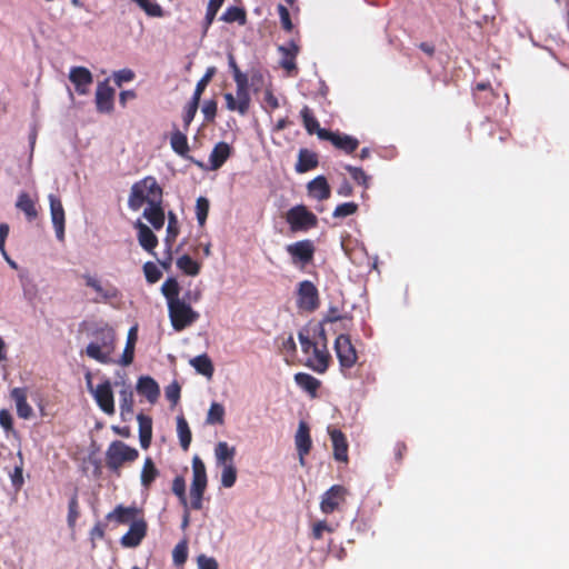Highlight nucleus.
<instances>
[{"label": "nucleus", "instance_id": "nucleus-1", "mask_svg": "<svg viewBox=\"0 0 569 569\" xmlns=\"http://www.w3.org/2000/svg\"><path fill=\"white\" fill-rule=\"evenodd\" d=\"M163 201V190L153 176L136 181L130 189L128 207L137 211L143 204H156Z\"/></svg>", "mask_w": 569, "mask_h": 569}, {"label": "nucleus", "instance_id": "nucleus-2", "mask_svg": "<svg viewBox=\"0 0 569 569\" xmlns=\"http://www.w3.org/2000/svg\"><path fill=\"white\" fill-rule=\"evenodd\" d=\"M96 340L86 348V355L103 365L112 362V353L116 349V332L112 328L103 327L93 333Z\"/></svg>", "mask_w": 569, "mask_h": 569}, {"label": "nucleus", "instance_id": "nucleus-3", "mask_svg": "<svg viewBox=\"0 0 569 569\" xmlns=\"http://www.w3.org/2000/svg\"><path fill=\"white\" fill-rule=\"evenodd\" d=\"M208 483L206 466L200 457L192 459V482L190 488V507L193 510L202 508L203 493Z\"/></svg>", "mask_w": 569, "mask_h": 569}, {"label": "nucleus", "instance_id": "nucleus-4", "mask_svg": "<svg viewBox=\"0 0 569 569\" xmlns=\"http://www.w3.org/2000/svg\"><path fill=\"white\" fill-rule=\"evenodd\" d=\"M171 326L176 331H182L194 323L200 315L192 309L186 299H179L168 305Z\"/></svg>", "mask_w": 569, "mask_h": 569}, {"label": "nucleus", "instance_id": "nucleus-5", "mask_svg": "<svg viewBox=\"0 0 569 569\" xmlns=\"http://www.w3.org/2000/svg\"><path fill=\"white\" fill-rule=\"evenodd\" d=\"M139 457L136 448L120 440L112 441L106 451V465L108 469L118 472L124 462H133Z\"/></svg>", "mask_w": 569, "mask_h": 569}, {"label": "nucleus", "instance_id": "nucleus-6", "mask_svg": "<svg viewBox=\"0 0 569 569\" xmlns=\"http://www.w3.org/2000/svg\"><path fill=\"white\" fill-rule=\"evenodd\" d=\"M86 382L88 390L93 396L98 407L107 415H113L116 412L114 408V399L112 385L110 380L106 379L101 383H99L96 388L92 385V376L91 372L88 371L86 373Z\"/></svg>", "mask_w": 569, "mask_h": 569}, {"label": "nucleus", "instance_id": "nucleus-7", "mask_svg": "<svg viewBox=\"0 0 569 569\" xmlns=\"http://www.w3.org/2000/svg\"><path fill=\"white\" fill-rule=\"evenodd\" d=\"M286 221L292 232L308 231L318 226L317 216L303 204L290 208L286 213Z\"/></svg>", "mask_w": 569, "mask_h": 569}, {"label": "nucleus", "instance_id": "nucleus-8", "mask_svg": "<svg viewBox=\"0 0 569 569\" xmlns=\"http://www.w3.org/2000/svg\"><path fill=\"white\" fill-rule=\"evenodd\" d=\"M335 351L339 360L341 371L345 372L356 365L358 355L349 335L341 333L336 338Z\"/></svg>", "mask_w": 569, "mask_h": 569}, {"label": "nucleus", "instance_id": "nucleus-9", "mask_svg": "<svg viewBox=\"0 0 569 569\" xmlns=\"http://www.w3.org/2000/svg\"><path fill=\"white\" fill-rule=\"evenodd\" d=\"M349 491L341 485H333L322 496L320 501V510L330 515L340 511L346 503Z\"/></svg>", "mask_w": 569, "mask_h": 569}, {"label": "nucleus", "instance_id": "nucleus-10", "mask_svg": "<svg viewBox=\"0 0 569 569\" xmlns=\"http://www.w3.org/2000/svg\"><path fill=\"white\" fill-rule=\"evenodd\" d=\"M286 250L290 254L293 264L305 267L313 260L316 248L311 240L305 239L288 244Z\"/></svg>", "mask_w": 569, "mask_h": 569}, {"label": "nucleus", "instance_id": "nucleus-11", "mask_svg": "<svg viewBox=\"0 0 569 569\" xmlns=\"http://www.w3.org/2000/svg\"><path fill=\"white\" fill-rule=\"evenodd\" d=\"M319 139L330 141L335 148L347 154L355 152L359 147L357 138L339 131L322 130L319 132Z\"/></svg>", "mask_w": 569, "mask_h": 569}, {"label": "nucleus", "instance_id": "nucleus-12", "mask_svg": "<svg viewBox=\"0 0 569 569\" xmlns=\"http://www.w3.org/2000/svg\"><path fill=\"white\" fill-rule=\"evenodd\" d=\"M298 307L306 311H315L319 307V293L317 287L309 280H303L298 288Z\"/></svg>", "mask_w": 569, "mask_h": 569}, {"label": "nucleus", "instance_id": "nucleus-13", "mask_svg": "<svg viewBox=\"0 0 569 569\" xmlns=\"http://www.w3.org/2000/svg\"><path fill=\"white\" fill-rule=\"evenodd\" d=\"M141 519H143L142 511L134 505L129 507L118 505L106 516V520L113 521L117 525H131L133 521Z\"/></svg>", "mask_w": 569, "mask_h": 569}, {"label": "nucleus", "instance_id": "nucleus-14", "mask_svg": "<svg viewBox=\"0 0 569 569\" xmlns=\"http://www.w3.org/2000/svg\"><path fill=\"white\" fill-rule=\"evenodd\" d=\"M81 278L84 280L87 287L94 290L100 299H96L94 302H110L111 300L118 299L120 296V291L112 284H108L106 287L102 286L101 281L91 276L90 273H83Z\"/></svg>", "mask_w": 569, "mask_h": 569}, {"label": "nucleus", "instance_id": "nucleus-15", "mask_svg": "<svg viewBox=\"0 0 569 569\" xmlns=\"http://www.w3.org/2000/svg\"><path fill=\"white\" fill-rule=\"evenodd\" d=\"M331 362V356L327 346L317 343L307 358L306 366L318 373H325Z\"/></svg>", "mask_w": 569, "mask_h": 569}, {"label": "nucleus", "instance_id": "nucleus-16", "mask_svg": "<svg viewBox=\"0 0 569 569\" xmlns=\"http://www.w3.org/2000/svg\"><path fill=\"white\" fill-rule=\"evenodd\" d=\"M148 523L143 519L133 521L129 530L121 537L120 543L126 548L138 547L143 538L147 536Z\"/></svg>", "mask_w": 569, "mask_h": 569}, {"label": "nucleus", "instance_id": "nucleus-17", "mask_svg": "<svg viewBox=\"0 0 569 569\" xmlns=\"http://www.w3.org/2000/svg\"><path fill=\"white\" fill-rule=\"evenodd\" d=\"M49 202H50L51 220H52L53 228L56 230L57 239L59 241H63L64 240L66 216H64V209H63L62 202L54 194H49Z\"/></svg>", "mask_w": 569, "mask_h": 569}, {"label": "nucleus", "instance_id": "nucleus-18", "mask_svg": "<svg viewBox=\"0 0 569 569\" xmlns=\"http://www.w3.org/2000/svg\"><path fill=\"white\" fill-rule=\"evenodd\" d=\"M295 443L299 456V462L303 467L306 465V456L310 452L312 440L310 437V428L307 422L300 421L295 436Z\"/></svg>", "mask_w": 569, "mask_h": 569}, {"label": "nucleus", "instance_id": "nucleus-19", "mask_svg": "<svg viewBox=\"0 0 569 569\" xmlns=\"http://www.w3.org/2000/svg\"><path fill=\"white\" fill-rule=\"evenodd\" d=\"M69 80L73 83L78 94H87L93 82L90 70L86 67H72L69 72Z\"/></svg>", "mask_w": 569, "mask_h": 569}, {"label": "nucleus", "instance_id": "nucleus-20", "mask_svg": "<svg viewBox=\"0 0 569 569\" xmlns=\"http://www.w3.org/2000/svg\"><path fill=\"white\" fill-rule=\"evenodd\" d=\"M114 89L109 81L99 82L96 91V107L101 113H109L113 110Z\"/></svg>", "mask_w": 569, "mask_h": 569}, {"label": "nucleus", "instance_id": "nucleus-21", "mask_svg": "<svg viewBox=\"0 0 569 569\" xmlns=\"http://www.w3.org/2000/svg\"><path fill=\"white\" fill-rule=\"evenodd\" d=\"M137 392L147 398L150 403H154L160 396V388L157 381L149 377L142 376L137 382Z\"/></svg>", "mask_w": 569, "mask_h": 569}, {"label": "nucleus", "instance_id": "nucleus-22", "mask_svg": "<svg viewBox=\"0 0 569 569\" xmlns=\"http://www.w3.org/2000/svg\"><path fill=\"white\" fill-rule=\"evenodd\" d=\"M333 447V457L337 461H348V442L343 432L339 429L329 430Z\"/></svg>", "mask_w": 569, "mask_h": 569}, {"label": "nucleus", "instance_id": "nucleus-23", "mask_svg": "<svg viewBox=\"0 0 569 569\" xmlns=\"http://www.w3.org/2000/svg\"><path fill=\"white\" fill-rule=\"evenodd\" d=\"M308 194L317 200L330 198L331 189L325 176H318L307 184Z\"/></svg>", "mask_w": 569, "mask_h": 569}, {"label": "nucleus", "instance_id": "nucleus-24", "mask_svg": "<svg viewBox=\"0 0 569 569\" xmlns=\"http://www.w3.org/2000/svg\"><path fill=\"white\" fill-rule=\"evenodd\" d=\"M319 166V157L316 152L301 148L298 153L297 163L295 170L298 173H305L316 169Z\"/></svg>", "mask_w": 569, "mask_h": 569}, {"label": "nucleus", "instance_id": "nucleus-25", "mask_svg": "<svg viewBox=\"0 0 569 569\" xmlns=\"http://www.w3.org/2000/svg\"><path fill=\"white\" fill-rule=\"evenodd\" d=\"M11 399L16 402L17 413L22 419L31 418L33 411L31 406L27 401V389L26 388H13L10 392Z\"/></svg>", "mask_w": 569, "mask_h": 569}, {"label": "nucleus", "instance_id": "nucleus-26", "mask_svg": "<svg viewBox=\"0 0 569 569\" xmlns=\"http://www.w3.org/2000/svg\"><path fill=\"white\" fill-rule=\"evenodd\" d=\"M119 396L120 415L123 420H127L133 415L134 398L132 387L123 382Z\"/></svg>", "mask_w": 569, "mask_h": 569}, {"label": "nucleus", "instance_id": "nucleus-27", "mask_svg": "<svg viewBox=\"0 0 569 569\" xmlns=\"http://www.w3.org/2000/svg\"><path fill=\"white\" fill-rule=\"evenodd\" d=\"M138 229V240L140 246L148 252L153 253L154 248L158 246V238L153 231L144 223L138 221L136 223Z\"/></svg>", "mask_w": 569, "mask_h": 569}, {"label": "nucleus", "instance_id": "nucleus-28", "mask_svg": "<svg viewBox=\"0 0 569 569\" xmlns=\"http://www.w3.org/2000/svg\"><path fill=\"white\" fill-rule=\"evenodd\" d=\"M142 216L156 230H160L163 227L166 220L162 202L148 206L143 210Z\"/></svg>", "mask_w": 569, "mask_h": 569}, {"label": "nucleus", "instance_id": "nucleus-29", "mask_svg": "<svg viewBox=\"0 0 569 569\" xmlns=\"http://www.w3.org/2000/svg\"><path fill=\"white\" fill-rule=\"evenodd\" d=\"M231 154V147L227 142L217 143L210 153V168L218 170Z\"/></svg>", "mask_w": 569, "mask_h": 569}, {"label": "nucleus", "instance_id": "nucleus-30", "mask_svg": "<svg viewBox=\"0 0 569 569\" xmlns=\"http://www.w3.org/2000/svg\"><path fill=\"white\" fill-rule=\"evenodd\" d=\"M139 422V440L143 449H148L152 439V419L143 413L137 416Z\"/></svg>", "mask_w": 569, "mask_h": 569}, {"label": "nucleus", "instance_id": "nucleus-31", "mask_svg": "<svg viewBox=\"0 0 569 569\" xmlns=\"http://www.w3.org/2000/svg\"><path fill=\"white\" fill-rule=\"evenodd\" d=\"M16 207L26 214L28 221L31 222L38 218V209L36 202L27 192H21L18 196Z\"/></svg>", "mask_w": 569, "mask_h": 569}, {"label": "nucleus", "instance_id": "nucleus-32", "mask_svg": "<svg viewBox=\"0 0 569 569\" xmlns=\"http://www.w3.org/2000/svg\"><path fill=\"white\" fill-rule=\"evenodd\" d=\"M170 146L172 150L182 158H188L190 151L188 138L180 130H173L170 134Z\"/></svg>", "mask_w": 569, "mask_h": 569}, {"label": "nucleus", "instance_id": "nucleus-33", "mask_svg": "<svg viewBox=\"0 0 569 569\" xmlns=\"http://www.w3.org/2000/svg\"><path fill=\"white\" fill-rule=\"evenodd\" d=\"M138 328L137 326L131 327L128 332L126 347L120 360L122 366H129L133 362L134 358V347L138 339Z\"/></svg>", "mask_w": 569, "mask_h": 569}, {"label": "nucleus", "instance_id": "nucleus-34", "mask_svg": "<svg viewBox=\"0 0 569 569\" xmlns=\"http://www.w3.org/2000/svg\"><path fill=\"white\" fill-rule=\"evenodd\" d=\"M236 448L230 447L227 442L220 441L214 448V457L218 466H227L233 463Z\"/></svg>", "mask_w": 569, "mask_h": 569}, {"label": "nucleus", "instance_id": "nucleus-35", "mask_svg": "<svg viewBox=\"0 0 569 569\" xmlns=\"http://www.w3.org/2000/svg\"><path fill=\"white\" fill-rule=\"evenodd\" d=\"M300 116L302 119L303 127L309 134L316 133L319 137V132L325 130L323 128H320L319 121L317 120L312 110L308 106H305L301 109Z\"/></svg>", "mask_w": 569, "mask_h": 569}, {"label": "nucleus", "instance_id": "nucleus-36", "mask_svg": "<svg viewBox=\"0 0 569 569\" xmlns=\"http://www.w3.org/2000/svg\"><path fill=\"white\" fill-rule=\"evenodd\" d=\"M295 381L300 388H302L312 396L317 393V390L320 387V381L317 378L305 372L296 373Z\"/></svg>", "mask_w": 569, "mask_h": 569}, {"label": "nucleus", "instance_id": "nucleus-37", "mask_svg": "<svg viewBox=\"0 0 569 569\" xmlns=\"http://www.w3.org/2000/svg\"><path fill=\"white\" fill-rule=\"evenodd\" d=\"M177 432L181 448L187 451L190 447L192 435L188 421L183 416L177 418Z\"/></svg>", "mask_w": 569, "mask_h": 569}, {"label": "nucleus", "instance_id": "nucleus-38", "mask_svg": "<svg viewBox=\"0 0 569 569\" xmlns=\"http://www.w3.org/2000/svg\"><path fill=\"white\" fill-rule=\"evenodd\" d=\"M190 363L197 372L208 378L212 377L214 368L211 359L206 353L194 357L190 360Z\"/></svg>", "mask_w": 569, "mask_h": 569}, {"label": "nucleus", "instance_id": "nucleus-39", "mask_svg": "<svg viewBox=\"0 0 569 569\" xmlns=\"http://www.w3.org/2000/svg\"><path fill=\"white\" fill-rule=\"evenodd\" d=\"M161 292L167 300V305L181 299L179 297L180 286L176 278H168L161 286Z\"/></svg>", "mask_w": 569, "mask_h": 569}, {"label": "nucleus", "instance_id": "nucleus-40", "mask_svg": "<svg viewBox=\"0 0 569 569\" xmlns=\"http://www.w3.org/2000/svg\"><path fill=\"white\" fill-rule=\"evenodd\" d=\"M159 471L151 458H146L141 470V485L148 489L158 477Z\"/></svg>", "mask_w": 569, "mask_h": 569}, {"label": "nucleus", "instance_id": "nucleus-41", "mask_svg": "<svg viewBox=\"0 0 569 569\" xmlns=\"http://www.w3.org/2000/svg\"><path fill=\"white\" fill-rule=\"evenodd\" d=\"M177 267L187 276H197L200 272V263L189 254H183L177 260Z\"/></svg>", "mask_w": 569, "mask_h": 569}, {"label": "nucleus", "instance_id": "nucleus-42", "mask_svg": "<svg viewBox=\"0 0 569 569\" xmlns=\"http://www.w3.org/2000/svg\"><path fill=\"white\" fill-rule=\"evenodd\" d=\"M178 234H179L178 219H177V216L170 211L168 214L167 236L164 239L168 250H171V247L174 243Z\"/></svg>", "mask_w": 569, "mask_h": 569}, {"label": "nucleus", "instance_id": "nucleus-43", "mask_svg": "<svg viewBox=\"0 0 569 569\" xmlns=\"http://www.w3.org/2000/svg\"><path fill=\"white\" fill-rule=\"evenodd\" d=\"M246 17L247 16L244 9L232 6L227 8L220 19L227 23L239 22V24H244Z\"/></svg>", "mask_w": 569, "mask_h": 569}, {"label": "nucleus", "instance_id": "nucleus-44", "mask_svg": "<svg viewBox=\"0 0 569 569\" xmlns=\"http://www.w3.org/2000/svg\"><path fill=\"white\" fill-rule=\"evenodd\" d=\"M206 422L208 425H223L224 407L219 402H212L208 410Z\"/></svg>", "mask_w": 569, "mask_h": 569}, {"label": "nucleus", "instance_id": "nucleus-45", "mask_svg": "<svg viewBox=\"0 0 569 569\" xmlns=\"http://www.w3.org/2000/svg\"><path fill=\"white\" fill-rule=\"evenodd\" d=\"M217 69L216 67H209L202 78L197 82L194 92L192 94V98L200 100L203 91L206 90L207 86L212 80L213 76L216 74Z\"/></svg>", "mask_w": 569, "mask_h": 569}, {"label": "nucleus", "instance_id": "nucleus-46", "mask_svg": "<svg viewBox=\"0 0 569 569\" xmlns=\"http://www.w3.org/2000/svg\"><path fill=\"white\" fill-rule=\"evenodd\" d=\"M134 2L141 10L146 12L149 17H162L163 10L162 8L152 0H131Z\"/></svg>", "mask_w": 569, "mask_h": 569}, {"label": "nucleus", "instance_id": "nucleus-47", "mask_svg": "<svg viewBox=\"0 0 569 569\" xmlns=\"http://www.w3.org/2000/svg\"><path fill=\"white\" fill-rule=\"evenodd\" d=\"M223 2H224V0H209L204 21H203L204 32H207L208 29L210 28V26L212 24L219 9L223 4Z\"/></svg>", "mask_w": 569, "mask_h": 569}, {"label": "nucleus", "instance_id": "nucleus-48", "mask_svg": "<svg viewBox=\"0 0 569 569\" xmlns=\"http://www.w3.org/2000/svg\"><path fill=\"white\" fill-rule=\"evenodd\" d=\"M79 516H80V512H79L78 495H77V492H74L72 495V497L70 498L69 505H68L67 521H68V526L71 529H73L76 527V522H77Z\"/></svg>", "mask_w": 569, "mask_h": 569}, {"label": "nucleus", "instance_id": "nucleus-49", "mask_svg": "<svg viewBox=\"0 0 569 569\" xmlns=\"http://www.w3.org/2000/svg\"><path fill=\"white\" fill-rule=\"evenodd\" d=\"M221 485L224 488H231L237 480V468L234 463H228L227 466H221Z\"/></svg>", "mask_w": 569, "mask_h": 569}, {"label": "nucleus", "instance_id": "nucleus-50", "mask_svg": "<svg viewBox=\"0 0 569 569\" xmlns=\"http://www.w3.org/2000/svg\"><path fill=\"white\" fill-rule=\"evenodd\" d=\"M345 169L359 186H362L366 189L369 187L370 177L361 168L348 164Z\"/></svg>", "mask_w": 569, "mask_h": 569}, {"label": "nucleus", "instance_id": "nucleus-51", "mask_svg": "<svg viewBox=\"0 0 569 569\" xmlns=\"http://www.w3.org/2000/svg\"><path fill=\"white\" fill-rule=\"evenodd\" d=\"M200 100L191 98V100L188 102V104L184 108L183 112V127L184 130H188L190 123L192 122L197 110L199 108Z\"/></svg>", "mask_w": 569, "mask_h": 569}, {"label": "nucleus", "instance_id": "nucleus-52", "mask_svg": "<svg viewBox=\"0 0 569 569\" xmlns=\"http://www.w3.org/2000/svg\"><path fill=\"white\" fill-rule=\"evenodd\" d=\"M237 99L240 101V114L244 116L250 108V94H249V87H237Z\"/></svg>", "mask_w": 569, "mask_h": 569}, {"label": "nucleus", "instance_id": "nucleus-53", "mask_svg": "<svg viewBox=\"0 0 569 569\" xmlns=\"http://www.w3.org/2000/svg\"><path fill=\"white\" fill-rule=\"evenodd\" d=\"M172 492L179 498L183 507H187L186 481L183 477L177 476L172 481Z\"/></svg>", "mask_w": 569, "mask_h": 569}, {"label": "nucleus", "instance_id": "nucleus-54", "mask_svg": "<svg viewBox=\"0 0 569 569\" xmlns=\"http://www.w3.org/2000/svg\"><path fill=\"white\" fill-rule=\"evenodd\" d=\"M188 558V545L187 541L183 540L176 545L173 551H172V559L174 565L181 566L187 561Z\"/></svg>", "mask_w": 569, "mask_h": 569}, {"label": "nucleus", "instance_id": "nucleus-55", "mask_svg": "<svg viewBox=\"0 0 569 569\" xmlns=\"http://www.w3.org/2000/svg\"><path fill=\"white\" fill-rule=\"evenodd\" d=\"M358 204L356 202H343L338 204L332 213L335 218H346L357 212Z\"/></svg>", "mask_w": 569, "mask_h": 569}, {"label": "nucleus", "instance_id": "nucleus-56", "mask_svg": "<svg viewBox=\"0 0 569 569\" xmlns=\"http://www.w3.org/2000/svg\"><path fill=\"white\" fill-rule=\"evenodd\" d=\"M209 212V200L204 197L197 199L196 214L200 226H203Z\"/></svg>", "mask_w": 569, "mask_h": 569}, {"label": "nucleus", "instance_id": "nucleus-57", "mask_svg": "<svg viewBox=\"0 0 569 569\" xmlns=\"http://www.w3.org/2000/svg\"><path fill=\"white\" fill-rule=\"evenodd\" d=\"M143 272L147 281L149 283H156L162 277V272L159 268L151 261H148L143 264Z\"/></svg>", "mask_w": 569, "mask_h": 569}, {"label": "nucleus", "instance_id": "nucleus-58", "mask_svg": "<svg viewBox=\"0 0 569 569\" xmlns=\"http://www.w3.org/2000/svg\"><path fill=\"white\" fill-rule=\"evenodd\" d=\"M298 339H299V342L301 345L302 352L309 357V355L311 353V351L315 348V346L317 345V342H315L309 337L308 332L305 331V330H300L298 332Z\"/></svg>", "mask_w": 569, "mask_h": 569}, {"label": "nucleus", "instance_id": "nucleus-59", "mask_svg": "<svg viewBox=\"0 0 569 569\" xmlns=\"http://www.w3.org/2000/svg\"><path fill=\"white\" fill-rule=\"evenodd\" d=\"M181 387L177 381L171 382L166 387L164 395L166 398L176 406L180 399Z\"/></svg>", "mask_w": 569, "mask_h": 569}, {"label": "nucleus", "instance_id": "nucleus-60", "mask_svg": "<svg viewBox=\"0 0 569 569\" xmlns=\"http://www.w3.org/2000/svg\"><path fill=\"white\" fill-rule=\"evenodd\" d=\"M278 13L280 17L281 27L283 30L291 32L293 29V24L290 18L289 10L283 4L278 6Z\"/></svg>", "mask_w": 569, "mask_h": 569}, {"label": "nucleus", "instance_id": "nucleus-61", "mask_svg": "<svg viewBox=\"0 0 569 569\" xmlns=\"http://www.w3.org/2000/svg\"><path fill=\"white\" fill-rule=\"evenodd\" d=\"M325 531L333 532L335 528L332 526L328 525L327 521H325V520L316 522L312 526V532H311L312 538L316 540H320L322 538Z\"/></svg>", "mask_w": 569, "mask_h": 569}, {"label": "nucleus", "instance_id": "nucleus-62", "mask_svg": "<svg viewBox=\"0 0 569 569\" xmlns=\"http://www.w3.org/2000/svg\"><path fill=\"white\" fill-rule=\"evenodd\" d=\"M337 321H348L351 322V317L348 316H341L338 312V309L336 307L329 308L328 312L326 313L322 323H333Z\"/></svg>", "mask_w": 569, "mask_h": 569}, {"label": "nucleus", "instance_id": "nucleus-63", "mask_svg": "<svg viewBox=\"0 0 569 569\" xmlns=\"http://www.w3.org/2000/svg\"><path fill=\"white\" fill-rule=\"evenodd\" d=\"M202 113L204 116L206 121H213L217 114V101L213 99L204 101L202 106Z\"/></svg>", "mask_w": 569, "mask_h": 569}, {"label": "nucleus", "instance_id": "nucleus-64", "mask_svg": "<svg viewBox=\"0 0 569 569\" xmlns=\"http://www.w3.org/2000/svg\"><path fill=\"white\" fill-rule=\"evenodd\" d=\"M134 72L130 69H122L113 74V80L118 87H121L123 82H129L133 80Z\"/></svg>", "mask_w": 569, "mask_h": 569}]
</instances>
